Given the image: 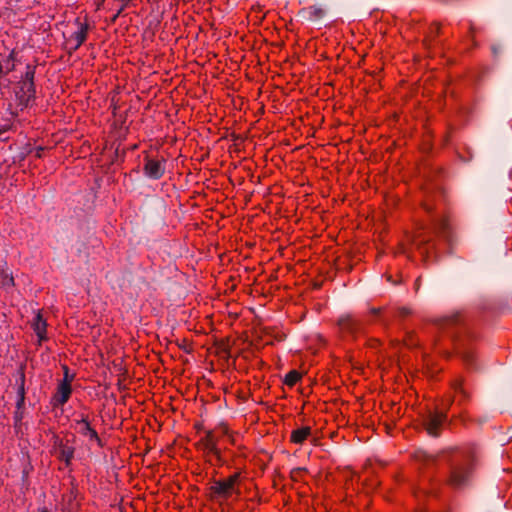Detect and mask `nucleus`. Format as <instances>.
I'll return each instance as SVG.
<instances>
[{
  "instance_id": "obj_3",
  "label": "nucleus",
  "mask_w": 512,
  "mask_h": 512,
  "mask_svg": "<svg viewBox=\"0 0 512 512\" xmlns=\"http://www.w3.org/2000/svg\"><path fill=\"white\" fill-rule=\"evenodd\" d=\"M475 465L473 461L467 460L456 464L449 477V484L455 488L465 486L472 479Z\"/></svg>"
},
{
  "instance_id": "obj_28",
  "label": "nucleus",
  "mask_w": 512,
  "mask_h": 512,
  "mask_svg": "<svg viewBox=\"0 0 512 512\" xmlns=\"http://www.w3.org/2000/svg\"><path fill=\"white\" fill-rule=\"evenodd\" d=\"M3 74H4L3 66L0 63V78L2 77Z\"/></svg>"
},
{
  "instance_id": "obj_32",
  "label": "nucleus",
  "mask_w": 512,
  "mask_h": 512,
  "mask_svg": "<svg viewBox=\"0 0 512 512\" xmlns=\"http://www.w3.org/2000/svg\"><path fill=\"white\" fill-rule=\"evenodd\" d=\"M14 69V66H8V71Z\"/></svg>"
},
{
  "instance_id": "obj_9",
  "label": "nucleus",
  "mask_w": 512,
  "mask_h": 512,
  "mask_svg": "<svg viewBox=\"0 0 512 512\" xmlns=\"http://www.w3.org/2000/svg\"><path fill=\"white\" fill-rule=\"evenodd\" d=\"M75 429L80 434L88 437L90 440H96L98 441V435L97 432L91 427L90 423L86 419H81L80 421H77Z\"/></svg>"
},
{
  "instance_id": "obj_24",
  "label": "nucleus",
  "mask_w": 512,
  "mask_h": 512,
  "mask_svg": "<svg viewBox=\"0 0 512 512\" xmlns=\"http://www.w3.org/2000/svg\"><path fill=\"white\" fill-rule=\"evenodd\" d=\"M3 284L4 285L13 284V278L12 277L11 278H7Z\"/></svg>"
},
{
  "instance_id": "obj_29",
  "label": "nucleus",
  "mask_w": 512,
  "mask_h": 512,
  "mask_svg": "<svg viewBox=\"0 0 512 512\" xmlns=\"http://www.w3.org/2000/svg\"><path fill=\"white\" fill-rule=\"evenodd\" d=\"M0 129H1V134H2V133L6 132L8 130V127L4 126V127L0 128Z\"/></svg>"
},
{
  "instance_id": "obj_22",
  "label": "nucleus",
  "mask_w": 512,
  "mask_h": 512,
  "mask_svg": "<svg viewBox=\"0 0 512 512\" xmlns=\"http://www.w3.org/2000/svg\"><path fill=\"white\" fill-rule=\"evenodd\" d=\"M221 429H222L223 434H225V435H227L228 437H230V438H231V441H232V442H234V439L232 438V434L230 433V431H229L228 427H226V426H222V428H221Z\"/></svg>"
},
{
  "instance_id": "obj_14",
  "label": "nucleus",
  "mask_w": 512,
  "mask_h": 512,
  "mask_svg": "<svg viewBox=\"0 0 512 512\" xmlns=\"http://www.w3.org/2000/svg\"><path fill=\"white\" fill-rule=\"evenodd\" d=\"M311 434L310 427H301L291 433V441L295 444H302Z\"/></svg>"
},
{
  "instance_id": "obj_21",
  "label": "nucleus",
  "mask_w": 512,
  "mask_h": 512,
  "mask_svg": "<svg viewBox=\"0 0 512 512\" xmlns=\"http://www.w3.org/2000/svg\"><path fill=\"white\" fill-rule=\"evenodd\" d=\"M398 313L400 316L405 317V316L411 314V310L409 308L402 307V308L398 309Z\"/></svg>"
},
{
  "instance_id": "obj_11",
  "label": "nucleus",
  "mask_w": 512,
  "mask_h": 512,
  "mask_svg": "<svg viewBox=\"0 0 512 512\" xmlns=\"http://www.w3.org/2000/svg\"><path fill=\"white\" fill-rule=\"evenodd\" d=\"M434 226L435 231L450 244L452 241V235L447 220L445 218L437 219Z\"/></svg>"
},
{
  "instance_id": "obj_1",
  "label": "nucleus",
  "mask_w": 512,
  "mask_h": 512,
  "mask_svg": "<svg viewBox=\"0 0 512 512\" xmlns=\"http://www.w3.org/2000/svg\"><path fill=\"white\" fill-rule=\"evenodd\" d=\"M35 68L31 65L26 66V72L18 82V89L15 97L18 106L23 110L27 108L31 101L34 100L36 89L34 84Z\"/></svg>"
},
{
  "instance_id": "obj_13",
  "label": "nucleus",
  "mask_w": 512,
  "mask_h": 512,
  "mask_svg": "<svg viewBox=\"0 0 512 512\" xmlns=\"http://www.w3.org/2000/svg\"><path fill=\"white\" fill-rule=\"evenodd\" d=\"M72 393L71 386H59L58 391L52 398L54 406L66 403Z\"/></svg>"
},
{
  "instance_id": "obj_8",
  "label": "nucleus",
  "mask_w": 512,
  "mask_h": 512,
  "mask_svg": "<svg viewBox=\"0 0 512 512\" xmlns=\"http://www.w3.org/2000/svg\"><path fill=\"white\" fill-rule=\"evenodd\" d=\"M32 328L39 338V341L46 339V320L40 312H37L31 322Z\"/></svg>"
},
{
  "instance_id": "obj_10",
  "label": "nucleus",
  "mask_w": 512,
  "mask_h": 512,
  "mask_svg": "<svg viewBox=\"0 0 512 512\" xmlns=\"http://www.w3.org/2000/svg\"><path fill=\"white\" fill-rule=\"evenodd\" d=\"M204 450L216 457H219V449L217 448L216 439L211 431H209L206 436L201 441Z\"/></svg>"
},
{
  "instance_id": "obj_31",
  "label": "nucleus",
  "mask_w": 512,
  "mask_h": 512,
  "mask_svg": "<svg viewBox=\"0 0 512 512\" xmlns=\"http://www.w3.org/2000/svg\"><path fill=\"white\" fill-rule=\"evenodd\" d=\"M14 69V66H8V71Z\"/></svg>"
},
{
  "instance_id": "obj_27",
  "label": "nucleus",
  "mask_w": 512,
  "mask_h": 512,
  "mask_svg": "<svg viewBox=\"0 0 512 512\" xmlns=\"http://www.w3.org/2000/svg\"><path fill=\"white\" fill-rule=\"evenodd\" d=\"M379 312H380L379 308H372L371 309V313H373V314H378Z\"/></svg>"
},
{
  "instance_id": "obj_5",
  "label": "nucleus",
  "mask_w": 512,
  "mask_h": 512,
  "mask_svg": "<svg viewBox=\"0 0 512 512\" xmlns=\"http://www.w3.org/2000/svg\"><path fill=\"white\" fill-rule=\"evenodd\" d=\"M144 161L143 172L147 178L158 180L164 175L166 169L164 159L145 157Z\"/></svg>"
},
{
  "instance_id": "obj_30",
  "label": "nucleus",
  "mask_w": 512,
  "mask_h": 512,
  "mask_svg": "<svg viewBox=\"0 0 512 512\" xmlns=\"http://www.w3.org/2000/svg\"><path fill=\"white\" fill-rule=\"evenodd\" d=\"M20 378H21V381H22V384H23V383H24V375H23V374H21V375H20Z\"/></svg>"
},
{
  "instance_id": "obj_25",
  "label": "nucleus",
  "mask_w": 512,
  "mask_h": 512,
  "mask_svg": "<svg viewBox=\"0 0 512 512\" xmlns=\"http://www.w3.org/2000/svg\"><path fill=\"white\" fill-rule=\"evenodd\" d=\"M419 287H420V278H418L416 281H415V289L416 291L419 290Z\"/></svg>"
},
{
  "instance_id": "obj_20",
  "label": "nucleus",
  "mask_w": 512,
  "mask_h": 512,
  "mask_svg": "<svg viewBox=\"0 0 512 512\" xmlns=\"http://www.w3.org/2000/svg\"><path fill=\"white\" fill-rule=\"evenodd\" d=\"M459 314H454L448 318H446L445 323L448 324H455L459 321Z\"/></svg>"
},
{
  "instance_id": "obj_6",
  "label": "nucleus",
  "mask_w": 512,
  "mask_h": 512,
  "mask_svg": "<svg viewBox=\"0 0 512 512\" xmlns=\"http://www.w3.org/2000/svg\"><path fill=\"white\" fill-rule=\"evenodd\" d=\"M300 381H306L308 384H316L317 382L308 372L293 369L285 374L283 384H296Z\"/></svg>"
},
{
  "instance_id": "obj_12",
  "label": "nucleus",
  "mask_w": 512,
  "mask_h": 512,
  "mask_svg": "<svg viewBox=\"0 0 512 512\" xmlns=\"http://www.w3.org/2000/svg\"><path fill=\"white\" fill-rule=\"evenodd\" d=\"M87 30V25L80 24L79 29L71 34L70 41H74L72 50H77L86 40Z\"/></svg>"
},
{
  "instance_id": "obj_17",
  "label": "nucleus",
  "mask_w": 512,
  "mask_h": 512,
  "mask_svg": "<svg viewBox=\"0 0 512 512\" xmlns=\"http://www.w3.org/2000/svg\"><path fill=\"white\" fill-rule=\"evenodd\" d=\"M64 375L58 384H70L74 380V374H70L69 369L66 366L62 367Z\"/></svg>"
},
{
  "instance_id": "obj_23",
  "label": "nucleus",
  "mask_w": 512,
  "mask_h": 512,
  "mask_svg": "<svg viewBox=\"0 0 512 512\" xmlns=\"http://www.w3.org/2000/svg\"><path fill=\"white\" fill-rule=\"evenodd\" d=\"M43 148L42 147H37L36 150H35V156L37 158H41L42 157V152H43Z\"/></svg>"
},
{
  "instance_id": "obj_7",
  "label": "nucleus",
  "mask_w": 512,
  "mask_h": 512,
  "mask_svg": "<svg viewBox=\"0 0 512 512\" xmlns=\"http://www.w3.org/2000/svg\"><path fill=\"white\" fill-rule=\"evenodd\" d=\"M446 420V416L442 412H436L429 416L426 423V430L431 436H438L440 428Z\"/></svg>"
},
{
  "instance_id": "obj_4",
  "label": "nucleus",
  "mask_w": 512,
  "mask_h": 512,
  "mask_svg": "<svg viewBox=\"0 0 512 512\" xmlns=\"http://www.w3.org/2000/svg\"><path fill=\"white\" fill-rule=\"evenodd\" d=\"M328 8L323 4H315L300 9L297 17L303 22L319 23L327 15Z\"/></svg>"
},
{
  "instance_id": "obj_33",
  "label": "nucleus",
  "mask_w": 512,
  "mask_h": 512,
  "mask_svg": "<svg viewBox=\"0 0 512 512\" xmlns=\"http://www.w3.org/2000/svg\"><path fill=\"white\" fill-rule=\"evenodd\" d=\"M263 332H264V334H265V335H266V334H267V335L269 334V333H268V331H267V329H264V330H263Z\"/></svg>"
},
{
  "instance_id": "obj_2",
  "label": "nucleus",
  "mask_w": 512,
  "mask_h": 512,
  "mask_svg": "<svg viewBox=\"0 0 512 512\" xmlns=\"http://www.w3.org/2000/svg\"><path fill=\"white\" fill-rule=\"evenodd\" d=\"M240 473L236 472L225 479L216 480L210 487V492L213 498L227 500L232 496H239L241 494L240 488Z\"/></svg>"
},
{
  "instance_id": "obj_16",
  "label": "nucleus",
  "mask_w": 512,
  "mask_h": 512,
  "mask_svg": "<svg viewBox=\"0 0 512 512\" xmlns=\"http://www.w3.org/2000/svg\"><path fill=\"white\" fill-rule=\"evenodd\" d=\"M461 357L463 359V361L469 365V366H473L474 365V362H475V353L473 350L471 349H464L462 352H461Z\"/></svg>"
},
{
  "instance_id": "obj_26",
  "label": "nucleus",
  "mask_w": 512,
  "mask_h": 512,
  "mask_svg": "<svg viewBox=\"0 0 512 512\" xmlns=\"http://www.w3.org/2000/svg\"><path fill=\"white\" fill-rule=\"evenodd\" d=\"M428 242H429L428 240L423 239V240L419 243V248L421 249V247H422V246H424V245H426V244H428Z\"/></svg>"
},
{
  "instance_id": "obj_15",
  "label": "nucleus",
  "mask_w": 512,
  "mask_h": 512,
  "mask_svg": "<svg viewBox=\"0 0 512 512\" xmlns=\"http://www.w3.org/2000/svg\"><path fill=\"white\" fill-rule=\"evenodd\" d=\"M339 325L342 330L354 333L358 329V323L356 320L352 319L349 316L342 317L339 320Z\"/></svg>"
},
{
  "instance_id": "obj_34",
  "label": "nucleus",
  "mask_w": 512,
  "mask_h": 512,
  "mask_svg": "<svg viewBox=\"0 0 512 512\" xmlns=\"http://www.w3.org/2000/svg\"><path fill=\"white\" fill-rule=\"evenodd\" d=\"M39 512H47L45 509H41L39 510Z\"/></svg>"
},
{
  "instance_id": "obj_19",
  "label": "nucleus",
  "mask_w": 512,
  "mask_h": 512,
  "mask_svg": "<svg viewBox=\"0 0 512 512\" xmlns=\"http://www.w3.org/2000/svg\"><path fill=\"white\" fill-rule=\"evenodd\" d=\"M24 386H18L17 395L19 396L18 406L24 401Z\"/></svg>"
},
{
  "instance_id": "obj_18",
  "label": "nucleus",
  "mask_w": 512,
  "mask_h": 512,
  "mask_svg": "<svg viewBox=\"0 0 512 512\" xmlns=\"http://www.w3.org/2000/svg\"><path fill=\"white\" fill-rule=\"evenodd\" d=\"M492 54L495 58H497L504 50V47L501 43H494L491 46Z\"/></svg>"
}]
</instances>
